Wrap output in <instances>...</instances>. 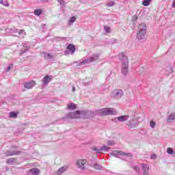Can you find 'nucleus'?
<instances>
[{
  "label": "nucleus",
  "mask_w": 175,
  "mask_h": 175,
  "mask_svg": "<svg viewBox=\"0 0 175 175\" xmlns=\"http://www.w3.org/2000/svg\"><path fill=\"white\" fill-rule=\"evenodd\" d=\"M119 59L122 62L121 72L124 76H126L129 70V60H128V57L124 53H120L119 54Z\"/></svg>",
  "instance_id": "obj_1"
},
{
  "label": "nucleus",
  "mask_w": 175,
  "mask_h": 175,
  "mask_svg": "<svg viewBox=\"0 0 175 175\" xmlns=\"http://www.w3.org/2000/svg\"><path fill=\"white\" fill-rule=\"evenodd\" d=\"M146 33H147V25H146V23L139 24L138 26V31L137 33V38L138 40H146Z\"/></svg>",
  "instance_id": "obj_2"
},
{
  "label": "nucleus",
  "mask_w": 175,
  "mask_h": 175,
  "mask_svg": "<svg viewBox=\"0 0 175 175\" xmlns=\"http://www.w3.org/2000/svg\"><path fill=\"white\" fill-rule=\"evenodd\" d=\"M110 154L112 157L120 158V159H122V161H127L128 158H132V154L131 153H125L122 150H113Z\"/></svg>",
  "instance_id": "obj_3"
},
{
  "label": "nucleus",
  "mask_w": 175,
  "mask_h": 175,
  "mask_svg": "<svg viewBox=\"0 0 175 175\" xmlns=\"http://www.w3.org/2000/svg\"><path fill=\"white\" fill-rule=\"evenodd\" d=\"M96 113L99 116H113L117 114V111L113 108H103L97 109Z\"/></svg>",
  "instance_id": "obj_4"
},
{
  "label": "nucleus",
  "mask_w": 175,
  "mask_h": 175,
  "mask_svg": "<svg viewBox=\"0 0 175 175\" xmlns=\"http://www.w3.org/2000/svg\"><path fill=\"white\" fill-rule=\"evenodd\" d=\"M77 113L80 114V117L81 118H91L95 116V113H94L92 111H77Z\"/></svg>",
  "instance_id": "obj_5"
},
{
  "label": "nucleus",
  "mask_w": 175,
  "mask_h": 175,
  "mask_svg": "<svg viewBox=\"0 0 175 175\" xmlns=\"http://www.w3.org/2000/svg\"><path fill=\"white\" fill-rule=\"evenodd\" d=\"M98 58H99V55H94L92 57H88V59H85L82 62H79L78 65L79 66H80L81 65H85L91 62H94V61H98Z\"/></svg>",
  "instance_id": "obj_6"
},
{
  "label": "nucleus",
  "mask_w": 175,
  "mask_h": 175,
  "mask_svg": "<svg viewBox=\"0 0 175 175\" xmlns=\"http://www.w3.org/2000/svg\"><path fill=\"white\" fill-rule=\"evenodd\" d=\"M77 166L81 170H85V166H87V160L85 159H79L77 163Z\"/></svg>",
  "instance_id": "obj_7"
},
{
  "label": "nucleus",
  "mask_w": 175,
  "mask_h": 175,
  "mask_svg": "<svg viewBox=\"0 0 175 175\" xmlns=\"http://www.w3.org/2000/svg\"><path fill=\"white\" fill-rule=\"evenodd\" d=\"M126 125L130 129H133L139 125V121L137 119H131L129 122H127Z\"/></svg>",
  "instance_id": "obj_8"
},
{
  "label": "nucleus",
  "mask_w": 175,
  "mask_h": 175,
  "mask_svg": "<svg viewBox=\"0 0 175 175\" xmlns=\"http://www.w3.org/2000/svg\"><path fill=\"white\" fill-rule=\"evenodd\" d=\"M113 95L115 98L120 99V98H122V96H124V92L121 89H116L113 91Z\"/></svg>",
  "instance_id": "obj_9"
},
{
  "label": "nucleus",
  "mask_w": 175,
  "mask_h": 175,
  "mask_svg": "<svg viewBox=\"0 0 175 175\" xmlns=\"http://www.w3.org/2000/svg\"><path fill=\"white\" fill-rule=\"evenodd\" d=\"M129 120V115H124V116H121L119 117H116L113 120L115 122L116 121H119V122H124L125 121H128Z\"/></svg>",
  "instance_id": "obj_10"
},
{
  "label": "nucleus",
  "mask_w": 175,
  "mask_h": 175,
  "mask_svg": "<svg viewBox=\"0 0 175 175\" xmlns=\"http://www.w3.org/2000/svg\"><path fill=\"white\" fill-rule=\"evenodd\" d=\"M4 154L6 157H13V155H20L21 152L19 150H7Z\"/></svg>",
  "instance_id": "obj_11"
},
{
  "label": "nucleus",
  "mask_w": 175,
  "mask_h": 175,
  "mask_svg": "<svg viewBox=\"0 0 175 175\" xmlns=\"http://www.w3.org/2000/svg\"><path fill=\"white\" fill-rule=\"evenodd\" d=\"M80 116V114L77 113V111L75 112H70L68 114L66 115V118H70L71 120H75V118H79Z\"/></svg>",
  "instance_id": "obj_12"
},
{
  "label": "nucleus",
  "mask_w": 175,
  "mask_h": 175,
  "mask_svg": "<svg viewBox=\"0 0 175 175\" xmlns=\"http://www.w3.org/2000/svg\"><path fill=\"white\" fill-rule=\"evenodd\" d=\"M40 174V170L38 168H32L27 172V175H38Z\"/></svg>",
  "instance_id": "obj_13"
},
{
  "label": "nucleus",
  "mask_w": 175,
  "mask_h": 175,
  "mask_svg": "<svg viewBox=\"0 0 175 175\" xmlns=\"http://www.w3.org/2000/svg\"><path fill=\"white\" fill-rule=\"evenodd\" d=\"M35 81H31L29 82H26L24 84V88H26L27 90H31V88L35 87Z\"/></svg>",
  "instance_id": "obj_14"
},
{
  "label": "nucleus",
  "mask_w": 175,
  "mask_h": 175,
  "mask_svg": "<svg viewBox=\"0 0 175 175\" xmlns=\"http://www.w3.org/2000/svg\"><path fill=\"white\" fill-rule=\"evenodd\" d=\"M68 168H69V165H66L60 167L57 171V174H59V175L63 174V173H65V172H66V170H68Z\"/></svg>",
  "instance_id": "obj_15"
},
{
  "label": "nucleus",
  "mask_w": 175,
  "mask_h": 175,
  "mask_svg": "<svg viewBox=\"0 0 175 175\" xmlns=\"http://www.w3.org/2000/svg\"><path fill=\"white\" fill-rule=\"evenodd\" d=\"M44 85H47L50 81H51V77L50 76L46 75L45 76L43 79L42 80Z\"/></svg>",
  "instance_id": "obj_16"
},
{
  "label": "nucleus",
  "mask_w": 175,
  "mask_h": 175,
  "mask_svg": "<svg viewBox=\"0 0 175 175\" xmlns=\"http://www.w3.org/2000/svg\"><path fill=\"white\" fill-rule=\"evenodd\" d=\"M42 55L44 57V59H52V58H54V56L51 55V53H48L46 52H42Z\"/></svg>",
  "instance_id": "obj_17"
},
{
  "label": "nucleus",
  "mask_w": 175,
  "mask_h": 175,
  "mask_svg": "<svg viewBox=\"0 0 175 175\" xmlns=\"http://www.w3.org/2000/svg\"><path fill=\"white\" fill-rule=\"evenodd\" d=\"M67 49L70 51V53H71V54H73V53L76 51V46H75V45L72 44H68Z\"/></svg>",
  "instance_id": "obj_18"
},
{
  "label": "nucleus",
  "mask_w": 175,
  "mask_h": 175,
  "mask_svg": "<svg viewBox=\"0 0 175 175\" xmlns=\"http://www.w3.org/2000/svg\"><path fill=\"white\" fill-rule=\"evenodd\" d=\"M15 161H16V158H10L6 160V163L8 165H14Z\"/></svg>",
  "instance_id": "obj_19"
},
{
  "label": "nucleus",
  "mask_w": 175,
  "mask_h": 175,
  "mask_svg": "<svg viewBox=\"0 0 175 175\" xmlns=\"http://www.w3.org/2000/svg\"><path fill=\"white\" fill-rule=\"evenodd\" d=\"M142 167L143 172H148V170H150V167L147 164L142 163Z\"/></svg>",
  "instance_id": "obj_20"
},
{
  "label": "nucleus",
  "mask_w": 175,
  "mask_h": 175,
  "mask_svg": "<svg viewBox=\"0 0 175 175\" xmlns=\"http://www.w3.org/2000/svg\"><path fill=\"white\" fill-rule=\"evenodd\" d=\"M167 121H169V122H172V121H175V114L171 113L167 118Z\"/></svg>",
  "instance_id": "obj_21"
},
{
  "label": "nucleus",
  "mask_w": 175,
  "mask_h": 175,
  "mask_svg": "<svg viewBox=\"0 0 175 175\" xmlns=\"http://www.w3.org/2000/svg\"><path fill=\"white\" fill-rule=\"evenodd\" d=\"M109 150H110V148L107 147L106 145H104L100 148V151H98V152H102L103 151H109Z\"/></svg>",
  "instance_id": "obj_22"
},
{
  "label": "nucleus",
  "mask_w": 175,
  "mask_h": 175,
  "mask_svg": "<svg viewBox=\"0 0 175 175\" xmlns=\"http://www.w3.org/2000/svg\"><path fill=\"white\" fill-rule=\"evenodd\" d=\"M19 38H24V36H25V31L23 29H20L18 31Z\"/></svg>",
  "instance_id": "obj_23"
},
{
  "label": "nucleus",
  "mask_w": 175,
  "mask_h": 175,
  "mask_svg": "<svg viewBox=\"0 0 175 175\" xmlns=\"http://www.w3.org/2000/svg\"><path fill=\"white\" fill-rule=\"evenodd\" d=\"M28 50H29V46H23V49L21 51L20 55H23V54L28 51Z\"/></svg>",
  "instance_id": "obj_24"
},
{
  "label": "nucleus",
  "mask_w": 175,
  "mask_h": 175,
  "mask_svg": "<svg viewBox=\"0 0 175 175\" xmlns=\"http://www.w3.org/2000/svg\"><path fill=\"white\" fill-rule=\"evenodd\" d=\"M77 106L76 105L73 104V103H70L68 105V109L69 110H75V109H77Z\"/></svg>",
  "instance_id": "obj_25"
},
{
  "label": "nucleus",
  "mask_w": 175,
  "mask_h": 175,
  "mask_svg": "<svg viewBox=\"0 0 175 175\" xmlns=\"http://www.w3.org/2000/svg\"><path fill=\"white\" fill-rule=\"evenodd\" d=\"M93 167L96 169V170H102V165L95 163L93 165Z\"/></svg>",
  "instance_id": "obj_26"
},
{
  "label": "nucleus",
  "mask_w": 175,
  "mask_h": 175,
  "mask_svg": "<svg viewBox=\"0 0 175 175\" xmlns=\"http://www.w3.org/2000/svg\"><path fill=\"white\" fill-rule=\"evenodd\" d=\"M152 0H144L142 2L143 6H149L150 2H151Z\"/></svg>",
  "instance_id": "obj_27"
},
{
  "label": "nucleus",
  "mask_w": 175,
  "mask_h": 175,
  "mask_svg": "<svg viewBox=\"0 0 175 175\" xmlns=\"http://www.w3.org/2000/svg\"><path fill=\"white\" fill-rule=\"evenodd\" d=\"M1 5H3V6H5L6 8H9V1H8V0H3Z\"/></svg>",
  "instance_id": "obj_28"
},
{
  "label": "nucleus",
  "mask_w": 175,
  "mask_h": 175,
  "mask_svg": "<svg viewBox=\"0 0 175 175\" xmlns=\"http://www.w3.org/2000/svg\"><path fill=\"white\" fill-rule=\"evenodd\" d=\"M17 117V113L14 111L10 113V118H16Z\"/></svg>",
  "instance_id": "obj_29"
},
{
  "label": "nucleus",
  "mask_w": 175,
  "mask_h": 175,
  "mask_svg": "<svg viewBox=\"0 0 175 175\" xmlns=\"http://www.w3.org/2000/svg\"><path fill=\"white\" fill-rule=\"evenodd\" d=\"M167 154H170V155L174 154V151L173 150V148H168L167 149Z\"/></svg>",
  "instance_id": "obj_30"
},
{
  "label": "nucleus",
  "mask_w": 175,
  "mask_h": 175,
  "mask_svg": "<svg viewBox=\"0 0 175 175\" xmlns=\"http://www.w3.org/2000/svg\"><path fill=\"white\" fill-rule=\"evenodd\" d=\"M34 14L35 16H40L42 14V10H35Z\"/></svg>",
  "instance_id": "obj_31"
},
{
  "label": "nucleus",
  "mask_w": 175,
  "mask_h": 175,
  "mask_svg": "<svg viewBox=\"0 0 175 175\" xmlns=\"http://www.w3.org/2000/svg\"><path fill=\"white\" fill-rule=\"evenodd\" d=\"M116 5V2L114 1H108L107 3V6H109V8H111V6H114Z\"/></svg>",
  "instance_id": "obj_32"
},
{
  "label": "nucleus",
  "mask_w": 175,
  "mask_h": 175,
  "mask_svg": "<svg viewBox=\"0 0 175 175\" xmlns=\"http://www.w3.org/2000/svg\"><path fill=\"white\" fill-rule=\"evenodd\" d=\"M133 170L139 173L140 172V168L137 166V165H134L133 167Z\"/></svg>",
  "instance_id": "obj_33"
},
{
  "label": "nucleus",
  "mask_w": 175,
  "mask_h": 175,
  "mask_svg": "<svg viewBox=\"0 0 175 175\" xmlns=\"http://www.w3.org/2000/svg\"><path fill=\"white\" fill-rule=\"evenodd\" d=\"M150 128H154L155 125H157V123H155L154 120H150Z\"/></svg>",
  "instance_id": "obj_34"
},
{
  "label": "nucleus",
  "mask_w": 175,
  "mask_h": 175,
  "mask_svg": "<svg viewBox=\"0 0 175 175\" xmlns=\"http://www.w3.org/2000/svg\"><path fill=\"white\" fill-rule=\"evenodd\" d=\"M93 151H96V154H100V149H98L97 147L92 148Z\"/></svg>",
  "instance_id": "obj_35"
},
{
  "label": "nucleus",
  "mask_w": 175,
  "mask_h": 175,
  "mask_svg": "<svg viewBox=\"0 0 175 175\" xmlns=\"http://www.w3.org/2000/svg\"><path fill=\"white\" fill-rule=\"evenodd\" d=\"M104 29L105 32L109 33L110 32V27L109 26H104Z\"/></svg>",
  "instance_id": "obj_36"
},
{
  "label": "nucleus",
  "mask_w": 175,
  "mask_h": 175,
  "mask_svg": "<svg viewBox=\"0 0 175 175\" xmlns=\"http://www.w3.org/2000/svg\"><path fill=\"white\" fill-rule=\"evenodd\" d=\"M107 144L108 146H114V144H116V142H114V141L109 140L107 142Z\"/></svg>",
  "instance_id": "obj_37"
},
{
  "label": "nucleus",
  "mask_w": 175,
  "mask_h": 175,
  "mask_svg": "<svg viewBox=\"0 0 175 175\" xmlns=\"http://www.w3.org/2000/svg\"><path fill=\"white\" fill-rule=\"evenodd\" d=\"M133 23H136L137 21V16L135 15L132 18Z\"/></svg>",
  "instance_id": "obj_38"
},
{
  "label": "nucleus",
  "mask_w": 175,
  "mask_h": 175,
  "mask_svg": "<svg viewBox=\"0 0 175 175\" xmlns=\"http://www.w3.org/2000/svg\"><path fill=\"white\" fill-rule=\"evenodd\" d=\"M75 21H76V18L75 16L70 18V23H75Z\"/></svg>",
  "instance_id": "obj_39"
},
{
  "label": "nucleus",
  "mask_w": 175,
  "mask_h": 175,
  "mask_svg": "<svg viewBox=\"0 0 175 175\" xmlns=\"http://www.w3.org/2000/svg\"><path fill=\"white\" fill-rule=\"evenodd\" d=\"M57 1L60 5H64V3H65V0H57Z\"/></svg>",
  "instance_id": "obj_40"
},
{
  "label": "nucleus",
  "mask_w": 175,
  "mask_h": 175,
  "mask_svg": "<svg viewBox=\"0 0 175 175\" xmlns=\"http://www.w3.org/2000/svg\"><path fill=\"white\" fill-rule=\"evenodd\" d=\"M151 159H157V154H152Z\"/></svg>",
  "instance_id": "obj_41"
},
{
  "label": "nucleus",
  "mask_w": 175,
  "mask_h": 175,
  "mask_svg": "<svg viewBox=\"0 0 175 175\" xmlns=\"http://www.w3.org/2000/svg\"><path fill=\"white\" fill-rule=\"evenodd\" d=\"M143 175H150V173L148 172V171H145L143 172Z\"/></svg>",
  "instance_id": "obj_42"
},
{
  "label": "nucleus",
  "mask_w": 175,
  "mask_h": 175,
  "mask_svg": "<svg viewBox=\"0 0 175 175\" xmlns=\"http://www.w3.org/2000/svg\"><path fill=\"white\" fill-rule=\"evenodd\" d=\"M76 91V87L73 86L72 89V92H75Z\"/></svg>",
  "instance_id": "obj_43"
},
{
  "label": "nucleus",
  "mask_w": 175,
  "mask_h": 175,
  "mask_svg": "<svg viewBox=\"0 0 175 175\" xmlns=\"http://www.w3.org/2000/svg\"><path fill=\"white\" fill-rule=\"evenodd\" d=\"M41 28H42V29H44V28H46V25H42Z\"/></svg>",
  "instance_id": "obj_44"
},
{
  "label": "nucleus",
  "mask_w": 175,
  "mask_h": 175,
  "mask_svg": "<svg viewBox=\"0 0 175 175\" xmlns=\"http://www.w3.org/2000/svg\"><path fill=\"white\" fill-rule=\"evenodd\" d=\"M172 8H175V0H174L172 3Z\"/></svg>",
  "instance_id": "obj_45"
},
{
  "label": "nucleus",
  "mask_w": 175,
  "mask_h": 175,
  "mask_svg": "<svg viewBox=\"0 0 175 175\" xmlns=\"http://www.w3.org/2000/svg\"><path fill=\"white\" fill-rule=\"evenodd\" d=\"M59 40H64L65 39V38H64V37H60V38H59Z\"/></svg>",
  "instance_id": "obj_46"
},
{
  "label": "nucleus",
  "mask_w": 175,
  "mask_h": 175,
  "mask_svg": "<svg viewBox=\"0 0 175 175\" xmlns=\"http://www.w3.org/2000/svg\"><path fill=\"white\" fill-rule=\"evenodd\" d=\"M10 68H12V66H9L8 67V72H9V70H10Z\"/></svg>",
  "instance_id": "obj_47"
},
{
  "label": "nucleus",
  "mask_w": 175,
  "mask_h": 175,
  "mask_svg": "<svg viewBox=\"0 0 175 175\" xmlns=\"http://www.w3.org/2000/svg\"><path fill=\"white\" fill-rule=\"evenodd\" d=\"M2 1H3V0H0V4L2 3Z\"/></svg>",
  "instance_id": "obj_48"
},
{
  "label": "nucleus",
  "mask_w": 175,
  "mask_h": 175,
  "mask_svg": "<svg viewBox=\"0 0 175 175\" xmlns=\"http://www.w3.org/2000/svg\"><path fill=\"white\" fill-rule=\"evenodd\" d=\"M10 66H13V64H10Z\"/></svg>",
  "instance_id": "obj_49"
},
{
  "label": "nucleus",
  "mask_w": 175,
  "mask_h": 175,
  "mask_svg": "<svg viewBox=\"0 0 175 175\" xmlns=\"http://www.w3.org/2000/svg\"><path fill=\"white\" fill-rule=\"evenodd\" d=\"M171 70H173V68H171Z\"/></svg>",
  "instance_id": "obj_50"
},
{
  "label": "nucleus",
  "mask_w": 175,
  "mask_h": 175,
  "mask_svg": "<svg viewBox=\"0 0 175 175\" xmlns=\"http://www.w3.org/2000/svg\"><path fill=\"white\" fill-rule=\"evenodd\" d=\"M46 2H49V0H46Z\"/></svg>",
  "instance_id": "obj_51"
}]
</instances>
